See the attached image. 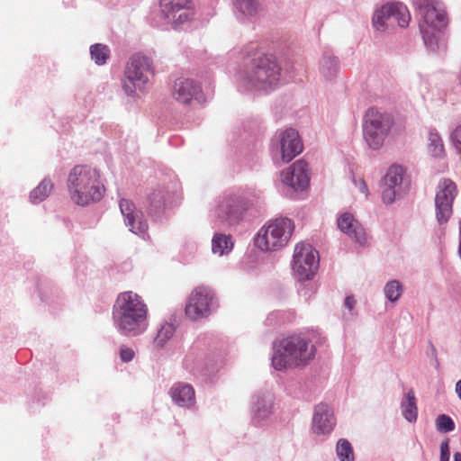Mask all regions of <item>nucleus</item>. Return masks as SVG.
<instances>
[{
  "label": "nucleus",
  "instance_id": "obj_33",
  "mask_svg": "<svg viewBox=\"0 0 461 461\" xmlns=\"http://www.w3.org/2000/svg\"><path fill=\"white\" fill-rule=\"evenodd\" d=\"M167 196L162 191H155L150 194L149 199L150 206L154 210H160L167 206Z\"/></svg>",
  "mask_w": 461,
  "mask_h": 461
},
{
  "label": "nucleus",
  "instance_id": "obj_36",
  "mask_svg": "<svg viewBox=\"0 0 461 461\" xmlns=\"http://www.w3.org/2000/svg\"><path fill=\"white\" fill-rule=\"evenodd\" d=\"M451 139L455 149L461 154V124L455 128L451 134Z\"/></svg>",
  "mask_w": 461,
  "mask_h": 461
},
{
  "label": "nucleus",
  "instance_id": "obj_39",
  "mask_svg": "<svg viewBox=\"0 0 461 461\" xmlns=\"http://www.w3.org/2000/svg\"><path fill=\"white\" fill-rule=\"evenodd\" d=\"M356 304V300L353 296H347L345 299V306L351 311Z\"/></svg>",
  "mask_w": 461,
  "mask_h": 461
},
{
  "label": "nucleus",
  "instance_id": "obj_42",
  "mask_svg": "<svg viewBox=\"0 0 461 461\" xmlns=\"http://www.w3.org/2000/svg\"><path fill=\"white\" fill-rule=\"evenodd\" d=\"M456 392L458 394V397L461 400V379L456 384Z\"/></svg>",
  "mask_w": 461,
  "mask_h": 461
},
{
  "label": "nucleus",
  "instance_id": "obj_23",
  "mask_svg": "<svg viewBox=\"0 0 461 461\" xmlns=\"http://www.w3.org/2000/svg\"><path fill=\"white\" fill-rule=\"evenodd\" d=\"M427 152L433 158H441L446 156L443 140L438 131L431 130L428 134Z\"/></svg>",
  "mask_w": 461,
  "mask_h": 461
},
{
  "label": "nucleus",
  "instance_id": "obj_6",
  "mask_svg": "<svg viewBox=\"0 0 461 461\" xmlns=\"http://www.w3.org/2000/svg\"><path fill=\"white\" fill-rule=\"evenodd\" d=\"M393 117L392 114L381 112L375 108L366 111L364 123V138L369 148L379 149L384 143L393 126Z\"/></svg>",
  "mask_w": 461,
  "mask_h": 461
},
{
  "label": "nucleus",
  "instance_id": "obj_29",
  "mask_svg": "<svg viewBox=\"0 0 461 461\" xmlns=\"http://www.w3.org/2000/svg\"><path fill=\"white\" fill-rule=\"evenodd\" d=\"M336 452L340 461H354V451L351 444L344 438L338 441Z\"/></svg>",
  "mask_w": 461,
  "mask_h": 461
},
{
  "label": "nucleus",
  "instance_id": "obj_21",
  "mask_svg": "<svg viewBox=\"0 0 461 461\" xmlns=\"http://www.w3.org/2000/svg\"><path fill=\"white\" fill-rule=\"evenodd\" d=\"M253 420L259 424L267 418L273 411V396L270 393H258L253 398Z\"/></svg>",
  "mask_w": 461,
  "mask_h": 461
},
{
  "label": "nucleus",
  "instance_id": "obj_27",
  "mask_svg": "<svg viewBox=\"0 0 461 461\" xmlns=\"http://www.w3.org/2000/svg\"><path fill=\"white\" fill-rule=\"evenodd\" d=\"M233 243L230 236L223 234H215L212 240V250L219 256L228 253L231 250Z\"/></svg>",
  "mask_w": 461,
  "mask_h": 461
},
{
  "label": "nucleus",
  "instance_id": "obj_5",
  "mask_svg": "<svg viewBox=\"0 0 461 461\" xmlns=\"http://www.w3.org/2000/svg\"><path fill=\"white\" fill-rule=\"evenodd\" d=\"M247 76L249 82L256 89L272 90L279 81L280 68L274 56L261 55L252 60Z\"/></svg>",
  "mask_w": 461,
  "mask_h": 461
},
{
  "label": "nucleus",
  "instance_id": "obj_14",
  "mask_svg": "<svg viewBox=\"0 0 461 461\" xmlns=\"http://www.w3.org/2000/svg\"><path fill=\"white\" fill-rule=\"evenodd\" d=\"M201 86L191 78H177L173 85V98L183 104H190L193 101H199L202 97Z\"/></svg>",
  "mask_w": 461,
  "mask_h": 461
},
{
  "label": "nucleus",
  "instance_id": "obj_32",
  "mask_svg": "<svg viewBox=\"0 0 461 461\" xmlns=\"http://www.w3.org/2000/svg\"><path fill=\"white\" fill-rule=\"evenodd\" d=\"M402 292V287L396 280L388 282L384 287L385 297L391 302H396L400 298Z\"/></svg>",
  "mask_w": 461,
  "mask_h": 461
},
{
  "label": "nucleus",
  "instance_id": "obj_44",
  "mask_svg": "<svg viewBox=\"0 0 461 461\" xmlns=\"http://www.w3.org/2000/svg\"><path fill=\"white\" fill-rule=\"evenodd\" d=\"M422 32H423V38H424V41L427 42V36H426V33L425 32L423 31V29H421Z\"/></svg>",
  "mask_w": 461,
  "mask_h": 461
},
{
  "label": "nucleus",
  "instance_id": "obj_13",
  "mask_svg": "<svg viewBox=\"0 0 461 461\" xmlns=\"http://www.w3.org/2000/svg\"><path fill=\"white\" fill-rule=\"evenodd\" d=\"M161 12L168 23L176 27L194 15L192 0H161Z\"/></svg>",
  "mask_w": 461,
  "mask_h": 461
},
{
  "label": "nucleus",
  "instance_id": "obj_41",
  "mask_svg": "<svg viewBox=\"0 0 461 461\" xmlns=\"http://www.w3.org/2000/svg\"><path fill=\"white\" fill-rule=\"evenodd\" d=\"M384 20V31L393 29L392 21L391 19H388L387 16H384L382 21Z\"/></svg>",
  "mask_w": 461,
  "mask_h": 461
},
{
  "label": "nucleus",
  "instance_id": "obj_40",
  "mask_svg": "<svg viewBox=\"0 0 461 461\" xmlns=\"http://www.w3.org/2000/svg\"><path fill=\"white\" fill-rule=\"evenodd\" d=\"M359 190L366 194V196L368 195V188L366 184V182L363 179L359 180Z\"/></svg>",
  "mask_w": 461,
  "mask_h": 461
},
{
  "label": "nucleus",
  "instance_id": "obj_17",
  "mask_svg": "<svg viewBox=\"0 0 461 461\" xmlns=\"http://www.w3.org/2000/svg\"><path fill=\"white\" fill-rule=\"evenodd\" d=\"M119 205L125 224L130 230L135 234H144L148 230V225L141 220V214L137 211L134 203L131 200L122 199Z\"/></svg>",
  "mask_w": 461,
  "mask_h": 461
},
{
  "label": "nucleus",
  "instance_id": "obj_7",
  "mask_svg": "<svg viewBox=\"0 0 461 461\" xmlns=\"http://www.w3.org/2000/svg\"><path fill=\"white\" fill-rule=\"evenodd\" d=\"M384 16L391 19L393 28L395 25L406 28L411 21L409 9L401 2L386 3L374 12L372 23L376 31L384 32L385 23L382 22Z\"/></svg>",
  "mask_w": 461,
  "mask_h": 461
},
{
  "label": "nucleus",
  "instance_id": "obj_34",
  "mask_svg": "<svg viewBox=\"0 0 461 461\" xmlns=\"http://www.w3.org/2000/svg\"><path fill=\"white\" fill-rule=\"evenodd\" d=\"M437 428L439 431L449 432L454 430L455 423L452 419L445 414H441L437 418Z\"/></svg>",
  "mask_w": 461,
  "mask_h": 461
},
{
  "label": "nucleus",
  "instance_id": "obj_18",
  "mask_svg": "<svg viewBox=\"0 0 461 461\" xmlns=\"http://www.w3.org/2000/svg\"><path fill=\"white\" fill-rule=\"evenodd\" d=\"M244 208L239 198L223 199L218 207V218L228 225L237 224L242 217Z\"/></svg>",
  "mask_w": 461,
  "mask_h": 461
},
{
  "label": "nucleus",
  "instance_id": "obj_20",
  "mask_svg": "<svg viewBox=\"0 0 461 461\" xmlns=\"http://www.w3.org/2000/svg\"><path fill=\"white\" fill-rule=\"evenodd\" d=\"M335 425V419L333 413L327 404L321 403L316 406L312 429L316 434L330 433Z\"/></svg>",
  "mask_w": 461,
  "mask_h": 461
},
{
  "label": "nucleus",
  "instance_id": "obj_35",
  "mask_svg": "<svg viewBox=\"0 0 461 461\" xmlns=\"http://www.w3.org/2000/svg\"><path fill=\"white\" fill-rule=\"evenodd\" d=\"M397 192V188L395 187L384 186L382 193V198L384 203H392L395 199Z\"/></svg>",
  "mask_w": 461,
  "mask_h": 461
},
{
  "label": "nucleus",
  "instance_id": "obj_2",
  "mask_svg": "<svg viewBox=\"0 0 461 461\" xmlns=\"http://www.w3.org/2000/svg\"><path fill=\"white\" fill-rule=\"evenodd\" d=\"M68 189L71 200L78 205L99 201L104 193L99 172L85 165H77L71 169Z\"/></svg>",
  "mask_w": 461,
  "mask_h": 461
},
{
  "label": "nucleus",
  "instance_id": "obj_12",
  "mask_svg": "<svg viewBox=\"0 0 461 461\" xmlns=\"http://www.w3.org/2000/svg\"><path fill=\"white\" fill-rule=\"evenodd\" d=\"M438 188L435 196L436 217L441 224L447 222L452 215V204L456 194V186L452 180L444 178L439 181Z\"/></svg>",
  "mask_w": 461,
  "mask_h": 461
},
{
  "label": "nucleus",
  "instance_id": "obj_4",
  "mask_svg": "<svg viewBox=\"0 0 461 461\" xmlns=\"http://www.w3.org/2000/svg\"><path fill=\"white\" fill-rule=\"evenodd\" d=\"M294 230L288 218H277L263 226L258 231L255 245L263 251H276L288 243Z\"/></svg>",
  "mask_w": 461,
  "mask_h": 461
},
{
  "label": "nucleus",
  "instance_id": "obj_11",
  "mask_svg": "<svg viewBox=\"0 0 461 461\" xmlns=\"http://www.w3.org/2000/svg\"><path fill=\"white\" fill-rule=\"evenodd\" d=\"M413 4L427 25L437 30L447 25L448 18L445 6L438 0H413Z\"/></svg>",
  "mask_w": 461,
  "mask_h": 461
},
{
  "label": "nucleus",
  "instance_id": "obj_24",
  "mask_svg": "<svg viewBox=\"0 0 461 461\" xmlns=\"http://www.w3.org/2000/svg\"><path fill=\"white\" fill-rule=\"evenodd\" d=\"M176 328L171 323H164L161 325L160 329L158 330L156 337L152 342V348L154 350H159L163 348L168 340L175 334Z\"/></svg>",
  "mask_w": 461,
  "mask_h": 461
},
{
  "label": "nucleus",
  "instance_id": "obj_26",
  "mask_svg": "<svg viewBox=\"0 0 461 461\" xmlns=\"http://www.w3.org/2000/svg\"><path fill=\"white\" fill-rule=\"evenodd\" d=\"M402 411L408 421L412 422L416 420L418 409L413 391H410L406 394V400L402 403Z\"/></svg>",
  "mask_w": 461,
  "mask_h": 461
},
{
  "label": "nucleus",
  "instance_id": "obj_28",
  "mask_svg": "<svg viewBox=\"0 0 461 461\" xmlns=\"http://www.w3.org/2000/svg\"><path fill=\"white\" fill-rule=\"evenodd\" d=\"M402 174L403 170L402 167H391L384 178V186L399 187L402 181Z\"/></svg>",
  "mask_w": 461,
  "mask_h": 461
},
{
  "label": "nucleus",
  "instance_id": "obj_15",
  "mask_svg": "<svg viewBox=\"0 0 461 461\" xmlns=\"http://www.w3.org/2000/svg\"><path fill=\"white\" fill-rule=\"evenodd\" d=\"M282 181L294 190H304L310 183L308 164L302 159L295 161L282 173Z\"/></svg>",
  "mask_w": 461,
  "mask_h": 461
},
{
  "label": "nucleus",
  "instance_id": "obj_10",
  "mask_svg": "<svg viewBox=\"0 0 461 461\" xmlns=\"http://www.w3.org/2000/svg\"><path fill=\"white\" fill-rule=\"evenodd\" d=\"M214 295L212 292L204 286L194 289L185 305L186 316L193 320L207 317L213 304Z\"/></svg>",
  "mask_w": 461,
  "mask_h": 461
},
{
  "label": "nucleus",
  "instance_id": "obj_1",
  "mask_svg": "<svg viewBox=\"0 0 461 461\" xmlns=\"http://www.w3.org/2000/svg\"><path fill=\"white\" fill-rule=\"evenodd\" d=\"M148 306L142 298L131 291L121 293L113 306V319L118 330L125 335L136 336L145 330Z\"/></svg>",
  "mask_w": 461,
  "mask_h": 461
},
{
  "label": "nucleus",
  "instance_id": "obj_31",
  "mask_svg": "<svg viewBox=\"0 0 461 461\" xmlns=\"http://www.w3.org/2000/svg\"><path fill=\"white\" fill-rule=\"evenodd\" d=\"M237 6L243 14L254 15L260 8V0H238Z\"/></svg>",
  "mask_w": 461,
  "mask_h": 461
},
{
  "label": "nucleus",
  "instance_id": "obj_43",
  "mask_svg": "<svg viewBox=\"0 0 461 461\" xmlns=\"http://www.w3.org/2000/svg\"><path fill=\"white\" fill-rule=\"evenodd\" d=\"M454 461H461V453L456 452L454 454Z\"/></svg>",
  "mask_w": 461,
  "mask_h": 461
},
{
  "label": "nucleus",
  "instance_id": "obj_38",
  "mask_svg": "<svg viewBox=\"0 0 461 461\" xmlns=\"http://www.w3.org/2000/svg\"><path fill=\"white\" fill-rule=\"evenodd\" d=\"M450 449L448 439L444 440L440 446V461H449Z\"/></svg>",
  "mask_w": 461,
  "mask_h": 461
},
{
  "label": "nucleus",
  "instance_id": "obj_25",
  "mask_svg": "<svg viewBox=\"0 0 461 461\" xmlns=\"http://www.w3.org/2000/svg\"><path fill=\"white\" fill-rule=\"evenodd\" d=\"M53 189V184L50 179H43L30 194L32 203H39L45 200Z\"/></svg>",
  "mask_w": 461,
  "mask_h": 461
},
{
  "label": "nucleus",
  "instance_id": "obj_37",
  "mask_svg": "<svg viewBox=\"0 0 461 461\" xmlns=\"http://www.w3.org/2000/svg\"><path fill=\"white\" fill-rule=\"evenodd\" d=\"M135 356V352L133 349L127 348V347H122L120 349V357L122 361L123 362H130L133 359Z\"/></svg>",
  "mask_w": 461,
  "mask_h": 461
},
{
  "label": "nucleus",
  "instance_id": "obj_30",
  "mask_svg": "<svg viewBox=\"0 0 461 461\" xmlns=\"http://www.w3.org/2000/svg\"><path fill=\"white\" fill-rule=\"evenodd\" d=\"M92 59L98 65H103L110 57V50L107 46L97 43L90 48Z\"/></svg>",
  "mask_w": 461,
  "mask_h": 461
},
{
  "label": "nucleus",
  "instance_id": "obj_22",
  "mask_svg": "<svg viewBox=\"0 0 461 461\" xmlns=\"http://www.w3.org/2000/svg\"><path fill=\"white\" fill-rule=\"evenodd\" d=\"M173 402L182 407H191L195 402L194 390L193 386L185 383L173 384L169 391Z\"/></svg>",
  "mask_w": 461,
  "mask_h": 461
},
{
  "label": "nucleus",
  "instance_id": "obj_9",
  "mask_svg": "<svg viewBox=\"0 0 461 461\" xmlns=\"http://www.w3.org/2000/svg\"><path fill=\"white\" fill-rule=\"evenodd\" d=\"M149 73V59L140 54L132 56L125 68V79L123 81L125 92L131 95L135 92L136 87L144 86L148 81Z\"/></svg>",
  "mask_w": 461,
  "mask_h": 461
},
{
  "label": "nucleus",
  "instance_id": "obj_8",
  "mask_svg": "<svg viewBox=\"0 0 461 461\" xmlns=\"http://www.w3.org/2000/svg\"><path fill=\"white\" fill-rule=\"evenodd\" d=\"M317 251L307 243H298L294 248L293 270L300 280H310L315 275L319 261Z\"/></svg>",
  "mask_w": 461,
  "mask_h": 461
},
{
  "label": "nucleus",
  "instance_id": "obj_3",
  "mask_svg": "<svg viewBox=\"0 0 461 461\" xmlns=\"http://www.w3.org/2000/svg\"><path fill=\"white\" fill-rule=\"evenodd\" d=\"M315 355V348L309 340L300 336H290L282 339L273 357L272 365L276 370L306 365Z\"/></svg>",
  "mask_w": 461,
  "mask_h": 461
},
{
  "label": "nucleus",
  "instance_id": "obj_16",
  "mask_svg": "<svg viewBox=\"0 0 461 461\" xmlns=\"http://www.w3.org/2000/svg\"><path fill=\"white\" fill-rule=\"evenodd\" d=\"M303 143L298 132L287 129L280 133V149L284 162H290L303 151Z\"/></svg>",
  "mask_w": 461,
  "mask_h": 461
},
{
  "label": "nucleus",
  "instance_id": "obj_19",
  "mask_svg": "<svg viewBox=\"0 0 461 461\" xmlns=\"http://www.w3.org/2000/svg\"><path fill=\"white\" fill-rule=\"evenodd\" d=\"M339 230L359 244H365L366 234L361 224L349 212H344L338 218Z\"/></svg>",
  "mask_w": 461,
  "mask_h": 461
}]
</instances>
